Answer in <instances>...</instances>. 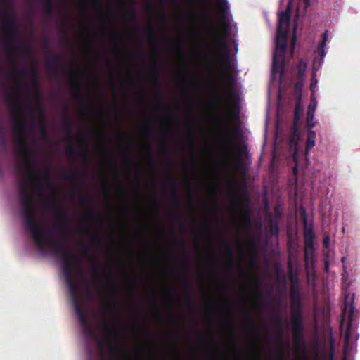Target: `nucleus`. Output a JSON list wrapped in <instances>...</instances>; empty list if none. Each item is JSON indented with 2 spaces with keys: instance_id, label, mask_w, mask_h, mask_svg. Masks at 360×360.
<instances>
[{
  "instance_id": "f257e3e1",
  "label": "nucleus",
  "mask_w": 360,
  "mask_h": 360,
  "mask_svg": "<svg viewBox=\"0 0 360 360\" xmlns=\"http://www.w3.org/2000/svg\"><path fill=\"white\" fill-rule=\"evenodd\" d=\"M22 204L25 209L26 226L33 241L41 252H53L63 255V271L74 304L76 314L80 321L86 322L84 310L89 295V286L84 278L82 265L76 254L55 238L49 229L42 222L35 219L33 198L31 193L22 188Z\"/></svg>"
},
{
  "instance_id": "f03ea898",
  "label": "nucleus",
  "mask_w": 360,
  "mask_h": 360,
  "mask_svg": "<svg viewBox=\"0 0 360 360\" xmlns=\"http://www.w3.org/2000/svg\"><path fill=\"white\" fill-rule=\"evenodd\" d=\"M310 5V0H290L287 8L284 12L278 13V22L277 35L276 38V46L273 56L271 69V80H278L281 82L284 70V60L286 51L287 39L288 36L289 23L290 20V12L295 7L297 11V18L303 11H305ZM297 19L294 25L293 36L292 39V49L295 46L296 30L297 28Z\"/></svg>"
},
{
  "instance_id": "7ed1b4c3",
  "label": "nucleus",
  "mask_w": 360,
  "mask_h": 360,
  "mask_svg": "<svg viewBox=\"0 0 360 360\" xmlns=\"http://www.w3.org/2000/svg\"><path fill=\"white\" fill-rule=\"evenodd\" d=\"M89 340L90 339H86ZM102 360H117L122 356L129 360L126 351L115 340H130L131 339H94ZM134 340H184V339H134ZM187 340L188 339H185ZM195 340H208L209 339H194ZM212 340H240V339H211ZM86 345H89L87 341Z\"/></svg>"
},
{
  "instance_id": "20e7f679",
  "label": "nucleus",
  "mask_w": 360,
  "mask_h": 360,
  "mask_svg": "<svg viewBox=\"0 0 360 360\" xmlns=\"http://www.w3.org/2000/svg\"><path fill=\"white\" fill-rule=\"evenodd\" d=\"M328 41V33L326 31L322 34V41L318 46V50L320 52L321 58L319 60L315 59L313 63V72L311 81L310 89L311 91V103L308 107L307 114V124L310 127H314L316 125L314 120V113L317 106V100L315 96L316 89L318 84V79L316 77V71L319 67L323 64L324 58L326 55V46Z\"/></svg>"
},
{
  "instance_id": "39448f33",
  "label": "nucleus",
  "mask_w": 360,
  "mask_h": 360,
  "mask_svg": "<svg viewBox=\"0 0 360 360\" xmlns=\"http://www.w3.org/2000/svg\"><path fill=\"white\" fill-rule=\"evenodd\" d=\"M211 29L213 34V41L219 56V66L224 74L231 72V61L228 53L226 39L219 35L217 28L215 26L214 19L211 21Z\"/></svg>"
},
{
  "instance_id": "423d86ee",
  "label": "nucleus",
  "mask_w": 360,
  "mask_h": 360,
  "mask_svg": "<svg viewBox=\"0 0 360 360\" xmlns=\"http://www.w3.org/2000/svg\"><path fill=\"white\" fill-rule=\"evenodd\" d=\"M353 305L348 306L347 304L342 312V318L340 326L342 335L345 338H359V334L357 332V321L354 311Z\"/></svg>"
},
{
  "instance_id": "0eeeda50",
  "label": "nucleus",
  "mask_w": 360,
  "mask_h": 360,
  "mask_svg": "<svg viewBox=\"0 0 360 360\" xmlns=\"http://www.w3.org/2000/svg\"><path fill=\"white\" fill-rule=\"evenodd\" d=\"M302 82H297L295 84V89L297 91V95L298 97V102L296 104L295 109V123H294V134L290 138V146L291 148H294V153H293V160L296 163V165L293 167V172L295 174L297 172V155H298V151H297V143L299 140V134L297 131V122L300 117V113L302 111V108L300 104L301 101V96H302Z\"/></svg>"
},
{
  "instance_id": "6e6552de",
  "label": "nucleus",
  "mask_w": 360,
  "mask_h": 360,
  "mask_svg": "<svg viewBox=\"0 0 360 360\" xmlns=\"http://www.w3.org/2000/svg\"><path fill=\"white\" fill-rule=\"evenodd\" d=\"M291 319L293 321L295 330L297 333L300 332L302 328V313L300 308V298L294 294L291 295Z\"/></svg>"
},
{
  "instance_id": "1a4fd4ad",
  "label": "nucleus",
  "mask_w": 360,
  "mask_h": 360,
  "mask_svg": "<svg viewBox=\"0 0 360 360\" xmlns=\"http://www.w3.org/2000/svg\"><path fill=\"white\" fill-rule=\"evenodd\" d=\"M217 8L223 13L224 19H229V5L227 0H214Z\"/></svg>"
},
{
  "instance_id": "9d476101",
  "label": "nucleus",
  "mask_w": 360,
  "mask_h": 360,
  "mask_svg": "<svg viewBox=\"0 0 360 360\" xmlns=\"http://www.w3.org/2000/svg\"><path fill=\"white\" fill-rule=\"evenodd\" d=\"M316 133L314 130H309L306 143V157L308 156L309 150L315 146Z\"/></svg>"
},
{
  "instance_id": "9b49d317",
  "label": "nucleus",
  "mask_w": 360,
  "mask_h": 360,
  "mask_svg": "<svg viewBox=\"0 0 360 360\" xmlns=\"http://www.w3.org/2000/svg\"><path fill=\"white\" fill-rule=\"evenodd\" d=\"M307 68V63L304 61H300L299 65L297 66L299 75L300 77H302L305 70Z\"/></svg>"
},
{
  "instance_id": "f8f14e48",
  "label": "nucleus",
  "mask_w": 360,
  "mask_h": 360,
  "mask_svg": "<svg viewBox=\"0 0 360 360\" xmlns=\"http://www.w3.org/2000/svg\"><path fill=\"white\" fill-rule=\"evenodd\" d=\"M350 340L351 339H345V342H344V357H343L342 360H347V348L348 347V345H349V342Z\"/></svg>"
},
{
  "instance_id": "ddd939ff",
  "label": "nucleus",
  "mask_w": 360,
  "mask_h": 360,
  "mask_svg": "<svg viewBox=\"0 0 360 360\" xmlns=\"http://www.w3.org/2000/svg\"><path fill=\"white\" fill-rule=\"evenodd\" d=\"M343 268H344V272L342 273V278L346 279V278L347 277V272L346 266L345 264L343 265Z\"/></svg>"
},
{
  "instance_id": "4468645a",
  "label": "nucleus",
  "mask_w": 360,
  "mask_h": 360,
  "mask_svg": "<svg viewBox=\"0 0 360 360\" xmlns=\"http://www.w3.org/2000/svg\"><path fill=\"white\" fill-rule=\"evenodd\" d=\"M329 240H330L329 238H328V237H326V238L324 239V243H325L326 245H328V243H329Z\"/></svg>"
},
{
  "instance_id": "2eb2a0df",
  "label": "nucleus",
  "mask_w": 360,
  "mask_h": 360,
  "mask_svg": "<svg viewBox=\"0 0 360 360\" xmlns=\"http://www.w3.org/2000/svg\"><path fill=\"white\" fill-rule=\"evenodd\" d=\"M295 340H296V342L297 343H300L301 342L302 340H304L305 339H300V338H297V339H294Z\"/></svg>"
},
{
  "instance_id": "dca6fc26",
  "label": "nucleus",
  "mask_w": 360,
  "mask_h": 360,
  "mask_svg": "<svg viewBox=\"0 0 360 360\" xmlns=\"http://www.w3.org/2000/svg\"><path fill=\"white\" fill-rule=\"evenodd\" d=\"M346 259H347L346 257H342V259H341V261L344 264L345 262Z\"/></svg>"
},
{
  "instance_id": "f3484780",
  "label": "nucleus",
  "mask_w": 360,
  "mask_h": 360,
  "mask_svg": "<svg viewBox=\"0 0 360 360\" xmlns=\"http://www.w3.org/2000/svg\"><path fill=\"white\" fill-rule=\"evenodd\" d=\"M325 268H326V270H327L328 269V262H326Z\"/></svg>"
},
{
  "instance_id": "a211bd4d",
  "label": "nucleus",
  "mask_w": 360,
  "mask_h": 360,
  "mask_svg": "<svg viewBox=\"0 0 360 360\" xmlns=\"http://www.w3.org/2000/svg\"><path fill=\"white\" fill-rule=\"evenodd\" d=\"M329 340H331V341H330L331 344H334V343L335 342V339L330 338V339H329Z\"/></svg>"
},
{
  "instance_id": "6ab92c4d",
  "label": "nucleus",
  "mask_w": 360,
  "mask_h": 360,
  "mask_svg": "<svg viewBox=\"0 0 360 360\" xmlns=\"http://www.w3.org/2000/svg\"><path fill=\"white\" fill-rule=\"evenodd\" d=\"M34 179V175H33V174H31V176H30V179H31V181H32V179Z\"/></svg>"
},
{
  "instance_id": "aec40b11",
  "label": "nucleus",
  "mask_w": 360,
  "mask_h": 360,
  "mask_svg": "<svg viewBox=\"0 0 360 360\" xmlns=\"http://www.w3.org/2000/svg\"><path fill=\"white\" fill-rule=\"evenodd\" d=\"M247 318H248V319H250V314H249L247 315Z\"/></svg>"
},
{
  "instance_id": "412c9836",
  "label": "nucleus",
  "mask_w": 360,
  "mask_h": 360,
  "mask_svg": "<svg viewBox=\"0 0 360 360\" xmlns=\"http://www.w3.org/2000/svg\"><path fill=\"white\" fill-rule=\"evenodd\" d=\"M226 141H227V142H228V143H230V142H231V140H230L229 139H227V140H226Z\"/></svg>"
},
{
  "instance_id": "4be33fe9",
  "label": "nucleus",
  "mask_w": 360,
  "mask_h": 360,
  "mask_svg": "<svg viewBox=\"0 0 360 360\" xmlns=\"http://www.w3.org/2000/svg\"><path fill=\"white\" fill-rule=\"evenodd\" d=\"M280 360H283V359L282 357L280 358Z\"/></svg>"
}]
</instances>
